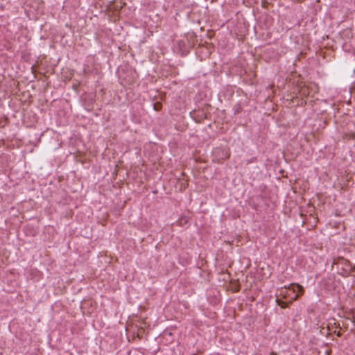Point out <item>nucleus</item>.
<instances>
[{
  "label": "nucleus",
  "mask_w": 355,
  "mask_h": 355,
  "mask_svg": "<svg viewBox=\"0 0 355 355\" xmlns=\"http://www.w3.org/2000/svg\"><path fill=\"white\" fill-rule=\"evenodd\" d=\"M334 265L338 266V273L343 277H347L352 272V266L351 263L343 257H338L333 261Z\"/></svg>",
  "instance_id": "f257e3e1"
},
{
  "label": "nucleus",
  "mask_w": 355,
  "mask_h": 355,
  "mask_svg": "<svg viewBox=\"0 0 355 355\" xmlns=\"http://www.w3.org/2000/svg\"><path fill=\"white\" fill-rule=\"evenodd\" d=\"M295 288H297V291L300 293V294H295L289 302H284L280 299L277 298V304L282 309L287 308L289 304H291L294 301L297 300L300 296L304 293V289L303 286L298 284H291L288 288V290H292L293 293H295L296 292Z\"/></svg>",
  "instance_id": "f03ea898"
},
{
  "label": "nucleus",
  "mask_w": 355,
  "mask_h": 355,
  "mask_svg": "<svg viewBox=\"0 0 355 355\" xmlns=\"http://www.w3.org/2000/svg\"><path fill=\"white\" fill-rule=\"evenodd\" d=\"M288 291L287 289H286V291H282L281 292L280 295L283 297V298H286L287 297V295H288Z\"/></svg>",
  "instance_id": "20e7f679"
},
{
  "label": "nucleus",
  "mask_w": 355,
  "mask_h": 355,
  "mask_svg": "<svg viewBox=\"0 0 355 355\" xmlns=\"http://www.w3.org/2000/svg\"><path fill=\"white\" fill-rule=\"evenodd\" d=\"M352 271H355V266L354 267L352 266Z\"/></svg>",
  "instance_id": "1a4fd4ad"
},
{
  "label": "nucleus",
  "mask_w": 355,
  "mask_h": 355,
  "mask_svg": "<svg viewBox=\"0 0 355 355\" xmlns=\"http://www.w3.org/2000/svg\"><path fill=\"white\" fill-rule=\"evenodd\" d=\"M251 162H252V160H248V161L247 162V164H250V163H251Z\"/></svg>",
  "instance_id": "6e6552de"
},
{
  "label": "nucleus",
  "mask_w": 355,
  "mask_h": 355,
  "mask_svg": "<svg viewBox=\"0 0 355 355\" xmlns=\"http://www.w3.org/2000/svg\"><path fill=\"white\" fill-rule=\"evenodd\" d=\"M162 108V104L160 103H156L154 104V109L155 110H159Z\"/></svg>",
  "instance_id": "7ed1b4c3"
},
{
  "label": "nucleus",
  "mask_w": 355,
  "mask_h": 355,
  "mask_svg": "<svg viewBox=\"0 0 355 355\" xmlns=\"http://www.w3.org/2000/svg\"><path fill=\"white\" fill-rule=\"evenodd\" d=\"M341 335H342V334H341V333H340V331H338V332L337 333V336H338V337H340V336H341Z\"/></svg>",
  "instance_id": "423d86ee"
},
{
  "label": "nucleus",
  "mask_w": 355,
  "mask_h": 355,
  "mask_svg": "<svg viewBox=\"0 0 355 355\" xmlns=\"http://www.w3.org/2000/svg\"><path fill=\"white\" fill-rule=\"evenodd\" d=\"M353 320H355V313L353 314Z\"/></svg>",
  "instance_id": "0eeeda50"
},
{
  "label": "nucleus",
  "mask_w": 355,
  "mask_h": 355,
  "mask_svg": "<svg viewBox=\"0 0 355 355\" xmlns=\"http://www.w3.org/2000/svg\"><path fill=\"white\" fill-rule=\"evenodd\" d=\"M241 112V106L238 105V107L235 108V113H239Z\"/></svg>",
  "instance_id": "39448f33"
}]
</instances>
